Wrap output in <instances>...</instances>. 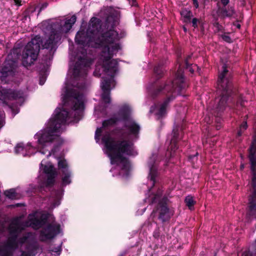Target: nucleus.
<instances>
[{"mask_svg":"<svg viewBox=\"0 0 256 256\" xmlns=\"http://www.w3.org/2000/svg\"><path fill=\"white\" fill-rule=\"evenodd\" d=\"M24 149L23 144H18L15 147L14 151L17 154H20V152L22 151Z\"/></svg>","mask_w":256,"mask_h":256,"instance_id":"4c0bfd02","label":"nucleus"},{"mask_svg":"<svg viewBox=\"0 0 256 256\" xmlns=\"http://www.w3.org/2000/svg\"><path fill=\"white\" fill-rule=\"evenodd\" d=\"M254 252L252 253L250 250L248 251H245L244 252V256H256V240L254 242Z\"/></svg>","mask_w":256,"mask_h":256,"instance_id":"e433bc0d","label":"nucleus"},{"mask_svg":"<svg viewBox=\"0 0 256 256\" xmlns=\"http://www.w3.org/2000/svg\"><path fill=\"white\" fill-rule=\"evenodd\" d=\"M191 22L192 23V26L196 28H198V24H200L202 23V20L200 19L194 18L192 19Z\"/></svg>","mask_w":256,"mask_h":256,"instance_id":"c9c22d12","label":"nucleus"},{"mask_svg":"<svg viewBox=\"0 0 256 256\" xmlns=\"http://www.w3.org/2000/svg\"><path fill=\"white\" fill-rule=\"evenodd\" d=\"M20 51L18 48H14L8 55L0 70L2 78L14 74L18 66V60L20 57Z\"/></svg>","mask_w":256,"mask_h":256,"instance_id":"9b49d317","label":"nucleus"},{"mask_svg":"<svg viewBox=\"0 0 256 256\" xmlns=\"http://www.w3.org/2000/svg\"><path fill=\"white\" fill-rule=\"evenodd\" d=\"M222 68V72L220 74L218 80L220 100L216 109L217 116H220L226 107L235 108L238 105L244 106L242 96L239 94L236 86L233 84L231 78L228 76L226 65L224 64Z\"/></svg>","mask_w":256,"mask_h":256,"instance_id":"7ed1b4c3","label":"nucleus"},{"mask_svg":"<svg viewBox=\"0 0 256 256\" xmlns=\"http://www.w3.org/2000/svg\"><path fill=\"white\" fill-rule=\"evenodd\" d=\"M217 7L216 14L220 18H230L235 13L234 10L232 7L228 10L226 6H222L219 2L217 3Z\"/></svg>","mask_w":256,"mask_h":256,"instance_id":"412c9836","label":"nucleus"},{"mask_svg":"<svg viewBox=\"0 0 256 256\" xmlns=\"http://www.w3.org/2000/svg\"><path fill=\"white\" fill-rule=\"evenodd\" d=\"M168 197L164 196L153 210V212L158 214V218L163 223L169 220L170 218V209L168 206Z\"/></svg>","mask_w":256,"mask_h":256,"instance_id":"4468645a","label":"nucleus"},{"mask_svg":"<svg viewBox=\"0 0 256 256\" xmlns=\"http://www.w3.org/2000/svg\"><path fill=\"white\" fill-rule=\"evenodd\" d=\"M6 96L10 99L16 100L22 98V94L19 91L8 90L4 92Z\"/></svg>","mask_w":256,"mask_h":256,"instance_id":"bb28decb","label":"nucleus"},{"mask_svg":"<svg viewBox=\"0 0 256 256\" xmlns=\"http://www.w3.org/2000/svg\"><path fill=\"white\" fill-rule=\"evenodd\" d=\"M102 142L108 152V156L112 164H118V161L122 164L121 170L124 171V175L128 176L130 170V163L128 159L123 154L132 156L134 144L126 140H116L110 134L104 135L102 138Z\"/></svg>","mask_w":256,"mask_h":256,"instance_id":"20e7f679","label":"nucleus"},{"mask_svg":"<svg viewBox=\"0 0 256 256\" xmlns=\"http://www.w3.org/2000/svg\"><path fill=\"white\" fill-rule=\"evenodd\" d=\"M58 168L60 170V173L63 172L64 170H70L68 162L64 158H58Z\"/></svg>","mask_w":256,"mask_h":256,"instance_id":"c756f323","label":"nucleus"},{"mask_svg":"<svg viewBox=\"0 0 256 256\" xmlns=\"http://www.w3.org/2000/svg\"><path fill=\"white\" fill-rule=\"evenodd\" d=\"M120 120V119L118 117H112L108 120H104L102 123V126L104 128H106L108 126H113Z\"/></svg>","mask_w":256,"mask_h":256,"instance_id":"c85d7f7f","label":"nucleus"},{"mask_svg":"<svg viewBox=\"0 0 256 256\" xmlns=\"http://www.w3.org/2000/svg\"><path fill=\"white\" fill-rule=\"evenodd\" d=\"M164 64V61L160 60L154 66V72L157 80L162 78L164 75L166 70Z\"/></svg>","mask_w":256,"mask_h":256,"instance_id":"b1692460","label":"nucleus"},{"mask_svg":"<svg viewBox=\"0 0 256 256\" xmlns=\"http://www.w3.org/2000/svg\"><path fill=\"white\" fill-rule=\"evenodd\" d=\"M102 132V128H97L96 130L95 134L96 135V136H101V134Z\"/></svg>","mask_w":256,"mask_h":256,"instance_id":"de8ad7c7","label":"nucleus"},{"mask_svg":"<svg viewBox=\"0 0 256 256\" xmlns=\"http://www.w3.org/2000/svg\"><path fill=\"white\" fill-rule=\"evenodd\" d=\"M101 26L100 20L95 17L92 18L86 30L81 29L76 33V42L84 46L90 47V44L100 34Z\"/></svg>","mask_w":256,"mask_h":256,"instance_id":"423d86ee","label":"nucleus"},{"mask_svg":"<svg viewBox=\"0 0 256 256\" xmlns=\"http://www.w3.org/2000/svg\"><path fill=\"white\" fill-rule=\"evenodd\" d=\"M189 70L191 73H194V70L192 68H190Z\"/></svg>","mask_w":256,"mask_h":256,"instance_id":"bf43d9fd","label":"nucleus"},{"mask_svg":"<svg viewBox=\"0 0 256 256\" xmlns=\"http://www.w3.org/2000/svg\"><path fill=\"white\" fill-rule=\"evenodd\" d=\"M178 62V69L172 74L171 79H168L164 82H156L149 90V94L153 99L161 96H166L156 113L158 119L162 118L166 114V108L170 103L176 98L175 94H180L186 88L184 70L181 68L182 64L179 59Z\"/></svg>","mask_w":256,"mask_h":256,"instance_id":"f257e3e1","label":"nucleus"},{"mask_svg":"<svg viewBox=\"0 0 256 256\" xmlns=\"http://www.w3.org/2000/svg\"><path fill=\"white\" fill-rule=\"evenodd\" d=\"M248 152L252 174L251 186L252 188L248 198V207L250 214L256 216V146H250Z\"/></svg>","mask_w":256,"mask_h":256,"instance_id":"0eeeda50","label":"nucleus"},{"mask_svg":"<svg viewBox=\"0 0 256 256\" xmlns=\"http://www.w3.org/2000/svg\"><path fill=\"white\" fill-rule=\"evenodd\" d=\"M180 14L184 18H190L193 16L192 12L190 10H188L186 8H184L181 11Z\"/></svg>","mask_w":256,"mask_h":256,"instance_id":"72a5a7b5","label":"nucleus"},{"mask_svg":"<svg viewBox=\"0 0 256 256\" xmlns=\"http://www.w3.org/2000/svg\"><path fill=\"white\" fill-rule=\"evenodd\" d=\"M184 30L185 32H186V28L185 27H184Z\"/></svg>","mask_w":256,"mask_h":256,"instance_id":"680f3d73","label":"nucleus"},{"mask_svg":"<svg viewBox=\"0 0 256 256\" xmlns=\"http://www.w3.org/2000/svg\"><path fill=\"white\" fill-rule=\"evenodd\" d=\"M238 22V20H236V22H233V25L236 26L238 28L240 29L241 28V25L240 24L237 23Z\"/></svg>","mask_w":256,"mask_h":256,"instance_id":"603ef678","label":"nucleus"},{"mask_svg":"<svg viewBox=\"0 0 256 256\" xmlns=\"http://www.w3.org/2000/svg\"><path fill=\"white\" fill-rule=\"evenodd\" d=\"M76 20V17L72 15L70 18L66 19L64 25H58L57 28H52L48 38L42 45L44 48L50 49V51L56 50V46L60 40L62 32H68Z\"/></svg>","mask_w":256,"mask_h":256,"instance_id":"6e6552de","label":"nucleus"},{"mask_svg":"<svg viewBox=\"0 0 256 256\" xmlns=\"http://www.w3.org/2000/svg\"><path fill=\"white\" fill-rule=\"evenodd\" d=\"M248 128V124L247 122L246 121H244L242 122V123L240 124V129L242 130H246Z\"/></svg>","mask_w":256,"mask_h":256,"instance_id":"79ce46f5","label":"nucleus"},{"mask_svg":"<svg viewBox=\"0 0 256 256\" xmlns=\"http://www.w3.org/2000/svg\"><path fill=\"white\" fill-rule=\"evenodd\" d=\"M191 58V56H188L184 60V63H185V65H186V68H188L190 67V64L188 63V60Z\"/></svg>","mask_w":256,"mask_h":256,"instance_id":"a18cd8bd","label":"nucleus"},{"mask_svg":"<svg viewBox=\"0 0 256 256\" xmlns=\"http://www.w3.org/2000/svg\"><path fill=\"white\" fill-rule=\"evenodd\" d=\"M119 115L125 122L131 120L130 118V111L128 107L124 106L121 108L119 112Z\"/></svg>","mask_w":256,"mask_h":256,"instance_id":"cd10ccee","label":"nucleus"},{"mask_svg":"<svg viewBox=\"0 0 256 256\" xmlns=\"http://www.w3.org/2000/svg\"><path fill=\"white\" fill-rule=\"evenodd\" d=\"M163 190L162 187H159L156 192L155 194H152L150 196V204H154L156 202H158L162 198H160L161 196L162 195Z\"/></svg>","mask_w":256,"mask_h":256,"instance_id":"a878e982","label":"nucleus"},{"mask_svg":"<svg viewBox=\"0 0 256 256\" xmlns=\"http://www.w3.org/2000/svg\"><path fill=\"white\" fill-rule=\"evenodd\" d=\"M250 146H256V134L252 136V139Z\"/></svg>","mask_w":256,"mask_h":256,"instance_id":"49530a36","label":"nucleus"},{"mask_svg":"<svg viewBox=\"0 0 256 256\" xmlns=\"http://www.w3.org/2000/svg\"><path fill=\"white\" fill-rule=\"evenodd\" d=\"M83 98L82 94L74 89H70L66 90V94L63 97V102L64 104H71L73 110H80L84 108Z\"/></svg>","mask_w":256,"mask_h":256,"instance_id":"f8f14e48","label":"nucleus"},{"mask_svg":"<svg viewBox=\"0 0 256 256\" xmlns=\"http://www.w3.org/2000/svg\"><path fill=\"white\" fill-rule=\"evenodd\" d=\"M54 112V116L50 120L47 126L34 136V138L38 140L39 152L42 154L48 153V158L59 150L62 142L54 144L52 148H51V144L52 142L60 139L59 136L55 133L60 132V129L66 124L69 114L68 112L65 109H56Z\"/></svg>","mask_w":256,"mask_h":256,"instance_id":"f03ea898","label":"nucleus"},{"mask_svg":"<svg viewBox=\"0 0 256 256\" xmlns=\"http://www.w3.org/2000/svg\"><path fill=\"white\" fill-rule=\"evenodd\" d=\"M62 250L61 248L58 246L56 248H54L51 251L53 252L56 253L58 254H60V252Z\"/></svg>","mask_w":256,"mask_h":256,"instance_id":"c03bdc74","label":"nucleus"},{"mask_svg":"<svg viewBox=\"0 0 256 256\" xmlns=\"http://www.w3.org/2000/svg\"><path fill=\"white\" fill-rule=\"evenodd\" d=\"M192 18H184V22H187V23H188V22H192Z\"/></svg>","mask_w":256,"mask_h":256,"instance_id":"5fc2aeb1","label":"nucleus"},{"mask_svg":"<svg viewBox=\"0 0 256 256\" xmlns=\"http://www.w3.org/2000/svg\"><path fill=\"white\" fill-rule=\"evenodd\" d=\"M100 136H96V135L95 134L94 138L96 142L100 140Z\"/></svg>","mask_w":256,"mask_h":256,"instance_id":"13d9d810","label":"nucleus"},{"mask_svg":"<svg viewBox=\"0 0 256 256\" xmlns=\"http://www.w3.org/2000/svg\"><path fill=\"white\" fill-rule=\"evenodd\" d=\"M90 66L89 60L84 58L80 57L76 62L73 69V76L74 78H78L80 76L81 70L82 68L88 67Z\"/></svg>","mask_w":256,"mask_h":256,"instance_id":"f3484780","label":"nucleus"},{"mask_svg":"<svg viewBox=\"0 0 256 256\" xmlns=\"http://www.w3.org/2000/svg\"><path fill=\"white\" fill-rule=\"evenodd\" d=\"M242 132H243L242 130L240 129V130L238 132V136H241L242 134Z\"/></svg>","mask_w":256,"mask_h":256,"instance_id":"4d7b16f0","label":"nucleus"},{"mask_svg":"<svg viewBox=\"0 0 256 256\" xmlns=\"http://www.w3.org/2000/svg\"><path fill=\"white\" fill-rule=\"evenodd\" d=\"M172 138L168 150H170V156H172L174 152L178 148V142L180 140L179 130L176 127L172 130Z\"/></svg>","mask_w":256,"mask_h":256,"instance_id":"6ab92c4d","label":"nucleus"},{"mask_svg":"<svg viewBox=\"0 0 256 256\" xmlns=\"http://www.w3.org/2000/svg\"><path fill=\"white\" fill-rule=\"evenodd\" d=\"M60 226L49 224L43 228L40 232V240L41 242H46L54 238L60 232Z\"/></svg>","mask_w":256,"mask_h":256,"instance_id":"2eb2a0df","label":"nucleus"},{"mask_svg":"<svg viewBox=\"0 0 256 256\" xmlns=\"http://www.w3.org/2000/svg\"><path fill=\"white\" fill-rule=\"evenodd\" d=\"M124 127L126 128L130 132V134L136 136L138 134L140 130V126L133 120H130L124 122Z\"/></svg>","mask_w":256,"mask_h":256,"instance_id":"5701e85b","label":"nucleus"},{"mask_svg":"<svg viewBox=\"0 0 256 256\" xmlns=\"http://www.w3.org/2000/svg\"><path fill=\"white\" fill-rule=\"evenodd\" d=\"M44 82H42V80H40V85H42L44 84Z\"/></svg>","mask_w":256,"mask_h":256,"instance_id":"052dcab7","label":"nucleus"},{"mask_svg":"<svg viewBox=\"0 0 256 256\" xmlns=\"http://www.w3.org/2000/svg\"><path fill=\"white\" fill-rule=\"evenodd\" d=\"M198 152H196L194 154H190L188 156V160L191 162L194 163L198 160Z\"/></svg>","mask_w":256,"mask_h":256,"instance_id":"f704fd0d","label":"nucleus"},{"mask_svg":"<svg viewBox=\"0 0 256 256\" xmlns=\"http://www.w3.org/2000/svg\"><path fill=\"white\" fill-rule=\"evenodd\" d=\"M31 250L28 252L22 251L21 256H32L33 254V251H36L38 249V246L35 245L31 246Z\"/></svg>","mask_w":256,"mask_h":256,"instance_id":"473e14b6","label":"nucleus"},{"mask_svg":"<svg viewBox=\"0 0 256 256\" xmlns=\"http://www.w3.org/2000/svg\"><path fill=\"white\" fill-rule=\"evenodd\" d=\"M214 256H217L216 254H215Z\"/></svg>","mask_w":256,"mask_h":256,"instance_id":"0e129e2a","label":"nucleus"},{"mask_svg":"<svg viewBox=\"0 0 256 256\" xmlns=\"http://www.w3.org/2000/svg\"><path fill=\"white\" fill-rule=\"evenodd\" d=\"M60 174L62 176V186H64L71 183V172L70 170H64L60 173Z\"/></svg>","mask_w":256,"mask_h":256,"instance_id":"393cba45","label":"nucleus"},{"mask_svg":"<svg viewBox=\"0 0 256 256\" xmlns=\"http://www.w3.org/2000/svg\"><path fill=\"white\" fill-rule=\"evenodd\" d=\"M47 220V216L44 215H42L40 218H29L30 226L34 230H38L46 224Z\"/></svg>","mask_w":256,"mask_h":256,"instance_id":"4be33fe9","label":"nucleus"},{"mask_svg":"<svg viewBox=\"0 0 256 256\" xmlns=\"http://www.w3.org/2000/svg\"><path fill=\"white\" fill-rule=\"evenodd\" d=\"M4 194L9 199L16 200L18 198V194L16 192V189L14 188H10L5 190Z\"/></svg>","mask_w":256,"mask_h":256,"instance_id":"7c9ffc66","label":"nucleus"},{"mask_svg":"<svg viewBox=\"0 0 256 256\" xmlns=\"http://www.w3.org/2000/svg\"><path fill=\"white\" fill-rule=\"evenodd\" d=\"M154 236L156 238H159L160 236V232H158V230H156L154 232V234H153Z\"/></svg>","mask_w":256,"mask_h":256,"instance_id":"3c124183","label":"nucleus"},{"mask_svg":"<svg viewBox=\"0 0 256 256\" xmlns=\"http://www.w3.org/2000/svg\"><path fill=\"white\" fill-rule=\"evenodd\" d=\"M60 204V202L58 200H56L54 202L52 203V206L54 207H56L58 206Z\"/></svg>","mask_w":256,"mask_h":256,"instance_id":"864d4df0","label":"nucleus"},{"mask_svg":"<svg viewBox=\"0 0 256 256\" xmlns=\"http://www.w3.org/2000/svg\"><path fill=\"white\" fill-rule=\"evenodd\" d=\"M14 2L16 5H21V0H14Z\"/></svg>","mask_w":256,"mask_h":256,"instance_id":"6e6d98bb","label":"nucleus"},{"mask_svg":"<svg viewBox=\"0 0 256 256\" xmlns=\"http://www.w3.org/2000/svg\"><path fill=\"white\" fill-rule=\"evenodd\" d=\"M42 42L41 38L36 36L26 46L22 54V64L24 66H30L36 60Z\"/></svg>","mask_w":256,"mask_h":256,"instance_id":"1a4fd4ad","label":"nucleus"},{"mask_svg":"<svg viewBox=\"0 0 256 256\" xmlns=\"http://www.w3.org/2000/svg\"><path fill=\"white\" fill-rule=\"evenodd\" d=\"M213 25L216 28L217 32H220L223 30V26L217 21L215 22Z\"/></svg>","mask_w":256,"mask_h":256,"instance_id":"ea45409f","label":"nucleus"},{"mask_svg":"<svg viewBox=\"0 0 256 256\" xmlns=\"http://www.w3.org/2000/svg\"><path fill=\"white\" fill-rule=\"evenodd\" d=\"M22 230L18 224H16L14 227H10V236L6 242L0 246V256H13L14 252L18 248L17 242L18 234Z\"/></svg>","mask_w":256,"mask_h":256,"instance_id":"9d476101","label":"nucleus"},{"mask_svg":"<svg viewBox=\"0 0 256 256\" xmlns=\"http://www.w3.org/2000/svg\"><path fill=\"white\" fill-rule=\"evenodd\" d=\"M184 202L186 203V206L188 207V209L190 210H192L194 209V206L196 203V201L194 200L192 196H188L186 197Z\"/></svg>","mask_w":256,"mask_h":256,"instance_id":"2f4dec72","label":"nucleus"},{"mask_svg":"<svg viewBox=\"0 0 256 256\" xmlns=\"http://www.w3.org/2000/svg\"><path fill=\"white\" fill-rule=\"evenodd\" d=\"M43 172L47 175V178L46 182V186L47 187L52 186L55 183V178L58 176V172L52 164L43 165L40 164V168H42Z\"/></svg>","mask_w":256,"mask_h":256,"instance_id":"dca6fc26","label":"nucleus"},{"mask_svg":"<svg viewBox=\"0 0 256 256\" xmlns=\"http://www.w3.org/2000/svg\"><path fill=\"white\" fill-rule=\"evenodd\" d=\"M244 168V166H243V165H242V166H241V168H241V169L243 168Z\"/></svg>","mask_w":256,"mask_h":256,"instance_id":"e2e57ef3","label":"nucleus"},{"mask_svg":"<svg viewBox=\"0 0 256 256\" xmlns=\"http://www.w3.org/2000/svg\"><path fill=\"white\" fill-rule=\"evenodd\" d=\"M112 83V82H109L108 80H104L102 81L101 87L103 91L102 94V98L106 104H110L111 101L110 92L111 90L110 84Z\"/></svg>","mask_w":256,"mask_h":256,"instance_id":"aec40b11","label":"nucleus"},{"mask_svg":"<svg viewBox=\"0 0 256 256\" xmlns=\"http://www.w3.org/2000/svg\"><path fill=\"white\" fill-rule=\"evenodd\" d=\"M155 158L154 157L150 158L148 162V165L150 168V172L148 178L152 182V186L150 189V190L154 186L156 180V178L158 176V169L156 166V163L154 162Z\"/></svg>","mask_w":256,"mask_h":256,"instance_id":"a211bd4d","label":"nucleus"},{"mask_svg":"<svg viewBox=\"0 0 256 256\" xmlns=\"http://www.w3.org/2000/svg\"><path fill=\"white\" fill-rule=\"evenodd\" d=\"M229 2V0H220V2L222 4L223 6H226Z\"/></svg>","mask_w":256,"mask_h":256,"instance_id":"8fccbe9b","label":"nucleus"},{"mask_svg":"<svg viewBox=\"0 0 256 256\" xmlns=\"http://www.w3.org/2000/svg\"><path fill=\"white\" fill-rule=\"evenodd\" d=\"M192 4L196 8H199V4L198 0H192Z\"/></svg>","mask_w":256,"mask_h":256,"instance_id":"09e8293b","label":"nucleus"},{"mask_svg":"<svg viewBox=\"0 0 256 256\" xmlns=\"http://www.w3.org/2000/svg\"><path fill=\"white\" fill-rule=\"evenodd\" d=\"M48 4L47 2H43L42 4L40 6V8L38 13H40L42 10H44L46 8H47V6H48Z\"/></svg>","mask_w":256,"mask_h":256,"instance_id":"37998d69","label":"nucleus"},{"mask_svg":"<svg viewBox=\"0 0 256 256\" xmlns=\"http://www.w3.org/2000/svg\"><path fill=\"white\" fill-rule=\"evenodd\" d=\"M28 240V237L26 236H23L18 240L17 239V242L18 244H24Z\"/></svg>","mask_w":256,"mask_h":256,"instance_id":"a19ab883","label":"nucleus"},{"mask_svg":"<svg viewBox=\"0 0 256 256\" xmlns=\"http://www.w3.org/2000/svg\"><path fill=\"white\" fill-rule=\"evenodd\" d=\"M221 38L224 42H226L230 44V43L232 42V40L231 38L228 35H226L224 34H222L221 36Z\"/></svg>","mask_w":256,"mask_h":256,"instance_id":"58836bf2","label":"nucleus"},{"mask_svg":"<svg viewBox=\"0 0 256 256\" xmlns=\"http://www.w3.org/2000/svg\"><path fill=\"white\" fill-rule=\"evenodd\" d=\"M101 56L103 58V66L104 72L108 74V76L103 77L102 80H108L110 82H114V76L118 70V63L116 60H110L112 58L106 60V56H103V52H102Z\"/></svg>","mask_w":256,"mask_h":256,"instance_id":"ddd939ff","label":"nucleus"},{"mask_svg":"<svg viewBox=\"0 0 256 256\" xmlns=\"http://www.w3.org/2000/svg\"><path fill=\"white\" fill-rule=\"evenodd\" d=\"M106 30H102L98 36L90 44L92 48H102V52L106 59L112 58L114 52L120 49V44L115 43L122 38L124 32L118 35L117 31L114 30L115 24L114 22L110 23L108 18L106 20L104 25Z\"/></svg>","mask_w":256,"mask_h":256,"instance_id":"39448f33","label":"nucleus"}]
</instances>
